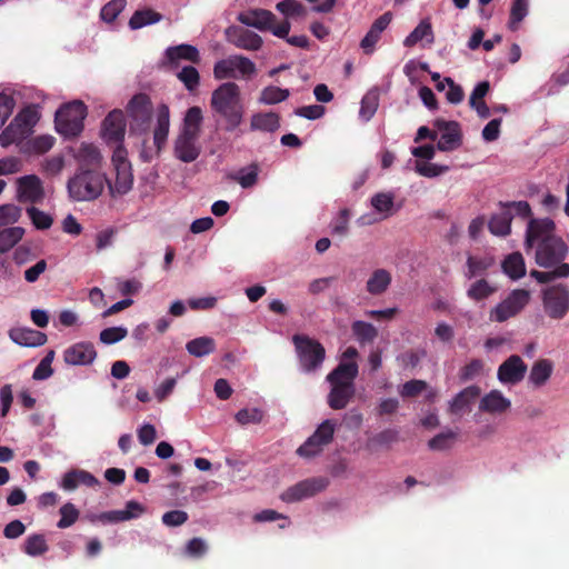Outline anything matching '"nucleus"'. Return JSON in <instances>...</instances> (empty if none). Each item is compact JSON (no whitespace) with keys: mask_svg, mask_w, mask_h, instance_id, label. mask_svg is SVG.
<instances>
[{"mask_svg":"<svg viewBox=\"0 0 569 569\" xmlns=\"http://www.w3.org/2000/svg\"><path fill=\"white\" fill-rule=\"evenodd\" d=\"M26 211L32 224L38 230H47L53 223L52 217L49 213L38 209L37 207L31 206L27 208Z\"/></svg>","mask_w":569,"mask_h":569,"instance_id":"obj_46","label":"nucleus"},{"mask_svg":"<svg viewBox=\"0 0 569 569\" xmlns=\"http://www.w3.org/2000/svg\"><path fill=\"white\" fill-rule=\"evenodd\" d=\"M262 411L252 408V409H241L236 415V420L240 425H248V423H259L262 420Z\"/></svg>","mask_w":569,"mask_h":569,"instance_id":"obj_61","label":"nucleus"},{"mask_svg":"<svg viewBox=\"0 0 569 569\" xmlns=\"http://www.w3.org/2000/svg\"><path fill=\"white\" fill-rule=\"evenodd\" d=\"M186 349L191 356L200 358L212 353L216 342L210 337H199L187 342Z\"/></svg>","mask_w":569,"mask_h":569,"instance_id":"obj_35","label":"nucleus"},{"mask_svg":"<svg viewBox=\"0 0 569 569\" xmlns=\"http://www.w3.org/2000/svg\"><path fill=\"white\" fill-rule=\"evenodd\" d=\"M292 343L299 366L303 372H316L322 366L326 358V349L318 340L307 335L296 333L292 336Z\"/></svg>","mask_w":569,"mask_h":569,"instance_id":"obj_4","label":"nucleus"},{"mask_svg":"<svg viewBox=\"0 0 569 569\" xmlns=\"http://www.w3.org/2000/svg\"><path fill=\"white\" fill-rule=\"evenodd\" d=\"M14 106L16 101L10 94L0 93V128L12 114Z\"/></svg>","mask_w":569,"mask_h":569,"instance_id":"obj_63","label":"nucleus"},{"mask_svg":"<svg viewBox=\"0 0 569 569\" xmlns=\"http://www.w3.org/2000/svg\"><path fill=\"white\" fill-rule=\"evenodd\" d=\"M527 369L521 357L512 355L499 366L497 377L501 383L513 386L523 380Z\"/></svg>","mask_w":569,"mask_h":569,"instance_id":"obj_14","label":"nucleus"},{"mask_svg":"<svg viewBox=\"0 0 569 569\" xmlns=\"http://www.w3.org/2000/svg\"><path fill=\"white\" fill-rule=\"evenodd\" d=\"M189 519V516L183 510H171L167 511L162 515V523L167 527H179L186 523Z\"/></svg>","mask_w":569,"mask_h":569,"instance_id":"obj_60","label":"nucleus"},{"mask_svg":"<svg viewBox=\"0 0 569 569\" xmlns=\"http://www.w3.org/2000/svg\"><path fill=\"white\" fill-rule=\"evenodd\" d=\"M29 133L21 128L19 123L14 120L10 122V124L0 133V144L2 147H8L12 143H18L26 139Z\"/></svg>","mask_w":569,"mask_h":569,"instance_id":"obj_40","label":"nucleus"},{"mask_svg":"<svg viewBox=\"0 0 569 569\" xmlns=\"http://www.w3.org/2000/svg\"><path fill=\"white\" fill-rule=\"evenodd\" d=\"M428 385L426 381L413 379L402 385L400 395L403 398H413L425 391Z\"/></svg>","mask_w":569,"mask_h":569,"instance_id":"obj_59","label":"nucleus"},{"mask_svg":"<svg viewBox=\"0 0 569 569\" xmlns=\"http://www.w3.org/2000/svg\"><path fill=\"white\" fill-rule=\"evenodd\" d=\"M497 291V288L491 286L486 279L475 281L467 290V296L471 300L480 301L489 298Z\"/></svg>","mask_w":569,"mask_h":569,"instance_id":"obj_43","label":"nucleus"},{"mask_svg":"<svg viewBox=\"0 0 569 569\" xmlns=\"http://www.w3.org/2000/svg\"><path fill=\"white\" fill-rule=\"evenodd\" d=\"M336 423L331 419L322 421L315 432L297 449V453L303 458L318 456L323 447L333 440Z\"/></svg>","mask_w":569,"mask_h":569,"instance_id":"obj_9","label":"nucleus"},{"mask_svg":"<svg viewBox=\"0 0 569 569\" xmlns=\"http://www.w3.org/2000/svg\"><path fill=\"white\" fill-rule=\"evenodd\" d=\"M96 358L97 350L90 341L76 342L63 351V360L70 366H89Z\"/></svg>","mask_w":569,"mask_h":569,"instance_id":"obj_15","label":"nucleus"},{"mask_svg":"<svg viewBox=\"0 0 569 569\" xmlns=\"http://www.w3.org/2000/svg\"><path fill=\"white\" fill-rule=\"evenodd\" d=\"M552 371V362L549 359H540L531 367L529 381L537 388L542 387L550 379Z\"/></svg>","mask_w":569,"mask_h":569,"instance_id":"obj_31","label":"nucleus"},{"mask_svg":"<svg viewBox=\"0 0 569 569\" xmlns=\"http://www.w3.org/2000/svg\"><path fill=\"white\" fill-rule=\"evenodd\" d=\"M280 128V116L277 112H256L250 118V130L274 132Z\"/></svg>","mask_w":569,"mask_h":569,"instance_id":"obj_25","label":"nucleus"},{"mask_svg":"<svg viewBox=\"0 0 569 569\" xmlns=\"http://www.w3.org/2000/svg\"><path fill=\"white\" fill-rule=\"evenodd\" d=\"M483 370V361L480 359H472L459 371V378L461 381L467 382L476 377L480 376Z\"/></svg>","mask_w":569,"mask_h":569,"instance_id":"obj_54","label":"nucleus"},{"mask_svg":"<svg viewBox=\"0 0 569 569\" xmlns=\"http://www.w3.org/2000/svg\"><path fill=\"white\" fill-rule=\"evenodd\" d=\"M492 263L493 260L491 258L469 256L467 259L468 271L466 272V277L468 279H472L481 276L492 266Z\"/></svg>","mask_w":569,"mask_h":569,"instance_id":"obj_45","label":"nucleus"},{"mask_svg":"<svg viewBox=\"0 0 569 569\" xmlns=\"http://www.w3.org/2000/svg\"><path fill=\"white\" fill-rule=\"evenodd\" d=\"M331 390L328 395V406L333 410L345 409L355 396V386L347 383H330Z\"/></svg>","mask_w":569,"mask_h":569,"instance_id":"obj_23","label":"nucleus"},{"mask_svg":"<svg viewBox=\"0 0 569 569\" xmlns=\"http://www.w3.org/2000/svg\"><path fill=\"white\" fill-rule=\"evenodd\" d=\"M426 39L429 43L433 42V32L431 23L428 20H422L420 23L406 37L403 46L411 48L419 41Z\"/></svg>","mask_w":569,"mask_h":569,"instance_id":"obj_34","label":"nucleus"},{"mask_svg":"<svg viewBox=\"0 0 569 569\" xmlns=\"http://www.w3.org/2000/svg\"><path fill=\"white\" fill-rule=\"evenodd\" d=\"M391 273L386 269H376L366 283L367 291L372 296H379L387 291L391 283Z\"/></svg>","mask_w":569,"mask_h":569,"instance_id":"obj_30","label":"nucleus"},{"mask_svg":"<svg viewBox=\"0 0 569 569\" xmlns=\"http://www.w3.org/2000/svg\"><path fill=\"white\" fill-rule=\"evenodd\" d=\"M232 59L236 71H239L241 77H251L257 72L256 64L249 58L236 54Z\"/></svg>","mask_w":569,"mask_h":569,"instance_id":"obj_58","label":"nucleus"},{"mask_svg":"<svg viewBox=\"0 0 569 569\" xmlns=\"http://www.w3.org/2000/svg\"><path fill=\"white\" fill-rule=\"evenodd\" d=\"M59 512L61 518L58 521L57 527L60 529L71 527L79 518V510L71 502L64 503L60 508Z\"/></svg>","mask_w":569,"mask_h":569,"instance_id":"obj_49","label":"nucleus"},{"mask_svg":"<svg viewBox=\"0 0 569 569\" xmlns=\"http://www.w3.org/2000/svg\"><path fill=\"white\" fill-rule=\"evenodd\" d=\"M528 13V0H515L510 10L509 28L515 31Z\"/></svg>","mask_w":569,"mask_h":569,"instance_id":"obj_47","label":"nucleus"},{"mask_svg":"<svg viewBox=\"0 0 569 569\" xmlns=\"http://www.w3.org/2000/svg\"><path fill=\"white\" fill-rule=\"evenodd\" d=\"M210 108L213 114L224 121L226 131L236 130L242 123L244 116L239 86L236 82L221 83L211 93Z\"/></svg>","mask_w":569,"mask_h":569,"instance_id":"obj_2","label":"nucleus"},{"mask_svg":"<svg viewBox=\"0 0 569 569\" xmlns=\"http://www.w3.org/2000/svg\"><path fill=\"white\" fill-rule=\"evenodd\" d=\"M526 250L535 251L536 263L545 269L566 263L569 246L557 233V226L551 218H531L526 228Z\"/></svg>","mask_w":569,"mask_h":569,"instance_id":"obj_1","label":"nucleus"},{"mask_svg":"<svg viewBox=\"0 0 569 569\" xmlns=\"http://www.w3.org/2000/svg\"><path fill=\"white\" fill-rule=\"evenodd\" d=\"M170 128V110L167 104H160L157 110V126L153 131V141L158 150L167 141Z\"/></svg>","mask_w":569,"mask_h":569,"instance_id":"obj_27","label":"nucleus"},{"mask_svg":"<svg viewBox=\"0 0 569 569\" xmlns=\"http://www.w3.org/2000/svg\"><path fill=\"white\" fill-rule=\"evenodd\" d=\"M378 94L373 92L367 93L361 100L360 116L365 120L371 119L378 109Z\"/></svg>","mask_w":569,"mask_h":569,"instance_id":"obj_55","label":"nucleus"},{"mask_svg":"<svg viewBox=\"0 0 569 569\" xmlns=\"http://www.w3.org/2000/svg\"><path fill=\"white\" fill-rule=\"evenodd\" d=\"M198 139V136L180 132L174 140L173 152L176 158L186 163L197 160L201 152Z\"/></svg>","mask_w":569,"mask_h":569,"instance_id":"obj_17","label":"nucleus"},{"mask_svg":"<svg viewBox=\"0 0 569 569\" xmlns=\"http://www.w3.org/2000/svg\"><path fill=\"white\" fill-rule=\"evenodd\" d=\"M87 116V107L80 100H74L61 106L54 117L57 131L67 137H77L83 130V120Z\"/></svg>","mask_w":569,"mask_h":569,"instance_id":"obj_5","label":"nucleus"},{"mask_svg":"<svg viewBox=\"0 0 569 569\" xmlns=\"http://www.w3.org/2000/svg\"><path fill=\"white\" fill-rule=\"evenodd\" d=\"M371 206L381 213H390L393 208V196L379 192L371 198Z\"/></svg>","mask_w":569,"mask_h":569,"instance_id":"obj_56","label":"nucleus"},{"mask_svg":"<svg viewBox=\"0 0 569 569\" xmlns=\"http://www.w3.org/2000/svg\"><path fill=\"white\" fill-rule=\"evenodd\" d=\"M13 120L21 126L28 133L38 121L37 112L31 108L22 109Z\"/></svg>","mask_w":569,"mask_h":569,"instance_id":"obj_57","label":"nucleus"},{"mask_svg":"<svg viewBox=\"0 0 569 569\" xmlns=\"http://www.w3.org/2000/svg\"><path fill=\"white\" fill-rule=\"evenodd\" d=\"M18 183V198L20 202L38 203L44 197L40 178L36 174L20 177Z\"/></svg>","mask_w":569,"mask_h":569,"instance_id":"obj_16","label":"nucleus"},{"mask_svg":"<svg viewBox=\"0 0 569 569\" xmlns=\"http://www.w3.org/2000/svg\"><path fill=\"white\" fill-rule=\"evenodd\" d=\"M77 170H101L102 156L99 149L91 143H82L74 156Z\"/></svg>","mask_w":569,"mask_h":569,"instance_id":"obj_18","label":"nucleus"},{"mask_svg":"<svg viewBox=\"0 0 569 569\" xmlns=\"http://www.w3.org/2000/svg\"><path fill=\"white\" fill-rule=\"evenodd\" d=\"M142 506L133 500H130L126 505L124 510H112L100 513L97 518L101 522H121L136 518L138 513L142 512Z\"/></svg>","mask_w":569,"mask_h":569,"instance_id":"obj_26","label":"nucleus"},{"mask_svg":"<svg viewBox=\"0 0 569 569\" xmlns=\"http://www.w3.org/2000/svg\"><path fill=\"white\" fill-rule=\"evenodd\" d=\"M24 229L22 227H10L0 230V254L9 251L23 237Z\"/></svg>","mask_w":569,"mask_h":569,"instance_id":"obj_39","label":"nucleus"},{"mask_svg":"<svg viewBox=\"0 0 569 569\" xmlns=\"http://www.w3.org/2000/svg\"><path fill=\"white\" fill-rule=\"evenodd\" d=\"M214 78L218 80L237 78L236 68L233 66L232 56L227 59H222L214 64L213 68Z\"/></svg>","mask_w":569,"mask_h":569,"instance_id":"obj_50","label":"nucleus"},{"mask_svg":"<svg viewBox=\"0 0 569 569\" xmlns=\"http://www.w3.org/2000/svg\"><path fill=\"white\" fill-rule=\"evenodd\" d=\"M10 339L22 347L43 346L48 338L47 335L31 328H12L9 331Z\"/></svg>","mask_w":569,"mask_h":569,"instance_id":"obj_21","label":"nucleus"},{"mask_svg":"<svg viewBox=\"0 0 569 569\" xmlns=\"http://www.w3.org/2000/svg\"><path fill=\"white\" fill-rule=\"evenodd\" d=\"M108 182L101 170H77L68 180L69 196L74 201H92L99 198Z\"/></svg>","mask_w":569,"mask_h":569,"instance_id":"obj_3","label":"nucleus"},{"mask_svg":"<svg viewBox=\"0 0 569 569\" xmlns=\"http://www.w3.org/2000/svg\"><path fill=\"white\" fill-rule=\"evenodd\" d=\"M542 306L550 319H563L569 312V288L561 283L547 287L542 291Z\"/></svg>","mask_w":569,"mask_h":569,"instance_id":"obj_8","label":"nucleus"},{"mask_svg":"<svg viewBox=\"0 0 569 569\" xmlns=\"http://www.w3.org/2000/svg\"><path fill=\"white\" fill-rule=\"evenodd\" d=\"M353 336L360 343L372 342L378 337L377 328L361 320H357L351 325Z\"/></svg>","mask_w":569,"mask_h":569,"instance_id":"obj_42","label":"nucleus"},{"mask_svg":"<svg viewBox=\"0 0 569 569\" xmlns=\"http://www.w3.org/2000/svg\"><path fill=\"white\" fill-rule=\"evenodd\" d=\"M290 92L288 89H281L276 86H268L262 89L259 102L263 104H276L288 99Z\"/></svg>","mask_w":569,"mask_h":569,"instance_id":"obj_44","label":"nucleus"},{"mask_svg":"<svg viewBox=\"0 0 569 569\" xmlns=\"http://www.w3.org/2000/svg\"><path fill=\"white\" fill-rule=\"evenodd\" d=\"M512 212L505 207H501V211L491 216L488 228L489 231L499 237H506L511 232Z\"/></svg>","mask_w":569,"mask_h":569,"instance_id":"obj_29","label":"nucleus"},{"mask_svg":"<svg viewBox=\"0 0 569 569\" xmlns=\"http://www.w3.org/2000/svg\"><path fill=\"white\" fill-rule=\"evenodd\" d=\"M503 272L511 279L517 280L526 274V264L520 252L508 254L501 263Z\"/></svg>","mask_w":569,"mask_h":569,"instance_id":"obj_32","label":"nucleus"},{"mask_svg":"<svg viewBox=\"0 0 569 569\" xmlns=\"http://www.w3.org/2000/svg\"><path fill=\"white\" fill-rule=\"evenodd\" d=\"M357 375L358 366L356 362H341L327 376V380L335 385L347 383L348 386H355L353 381Z\"/></svg>","mask_w":569,"mask_h":569,"instance_id":"obj_28","label":"nucleus"},{"mask_svg":"<svg viewBox=\"0 0 569 569\" xmlns=\"http://www.w3.org/2000/svg\"><path fill=\"white\" fill-rule=\"evenodd\" d=\"M127 111L131 118V129L146 132L152 113V102L148 94L137 93L128 103Z\"/></svg>","mask_w":569,"mask_h":569,"instance_id":"obj_11","label":"nucleus"},{"mask_svg":"<svg viewBox=\"0 0 569 569\" xmlns=\"http://www.w3.org/2000/svg\"><path fill=\"white\" fill-rule=\"evenodd\" d=\"M328 485L329 480L326 477L308 478L289 487L281 493L280 498L287 503L301 501L323 491Z\"/></svg>","mask_w":569,"mask_h":569,"instance_id":"obj_10","label":"nucleus"},{"mask_svg":"<svg viewBox=\"0 0 569 569\" xmlns=\"http://www.w3.org/2000/svg\"><path fill=\"white\" fill-rule=\"evenodd\" d=\"M126 118L123 111L114 109L103 119L101 136L107 144L120 143L124 140Z\"/></svg>","mask_w":569,"mask_h":569,"instance_id":"obj_13","label":"nucleus"},{"mask_svg":"<svg viewBox=\"0 0 569 569\" xmlns=\"http://www.w3.org/2000/svg\"><path fill=\"white\" fill-rule=\"evenodd\" d=\"M188 91H194L200 82L198 70L192 66L183 67L177 74Z\"/></svg>","mask_w":569,"mask_h":569,"instance_id":"obj_48","label":"nucleus"},{"mask_svg":"<svg viewBox=\"0 0 569 569\" xmlns=\"http://www.w3.org/2000/svg\"><path fill=\"white\" fill-rule=\"evenodd\" d=\"M64 167V158L61 154L47 158L43 162V170L49 176L59 174Z\"/></svg>","mask_w":569,"mask_h":569,"instance_id":"obj_64","label":"nucleus"},{"mask_svg":"<svg viewBox=\"0 0 569 569\" xmlns=\"http://www.w3.org/2000/svg\"><path fill=\"white\" fill-rule=\"evenodd\" d=\"M164 56L171 68H177L181 60L191 63H199L201 60L199 50L194 46L187 43L169 47Z\"/></svg>","mask_w":569,"mask_h":569,"instance_id":"obj_19","label":"nucleus"},{"mask_svg":"<svg viewBox=\"0 0 569 569\" xmlns=\"http://www.w3.org/2000/svg\"><path fill=\"white\" fill-rule=\"evenodd\" d=\"M276 9L286 17L287 21L305 19L308 13L306 7L297 0H282L276 4Z\"/></svg>","mask_w":569,"mask_h":569,"instance_id":"obj_37","label":"nucleus"},{"mask_svg":"<svg viewBox=\"0 0 569 569\" xmlns=\"http://www.w3.org/2000/svg\"><path fill=\"white\" fill-rule=\"evenodd\" d=\"M116 170V181L112 184L111 182H107L110 193L114 197L116 194L122 196L128 193L133 184V174L131 170V163H124L120 166V168H114Z\"/></svg>","mask_w":569,"mask_h":569,"instance_id":"obj_24","label":"nucleus"},{"mask_svg":"<svg viewBox=\"0 0 569 569\" xmlns=\"http://www.w3.org/2000/svg\"><path fill=\"white\" fill-rule=\"evenodd\" d=\"M530 277L536 279L539 283H548L555 279L568 278L569 263H561L558 267H553L551 271L531 270Z\"/></svg>","mask_w":569,"mask_h":569,"instance_id":"obj_41","label":"nucleus"},{"mask_svg":"<svg viewBox=\"0 0 569 569\" xmlns=\"http://www.w3.org/2000/svg\"><path fill=\"white\" fill-rule=\"evenodd\" d=\"M238 21L262 32L269 31L278 38L287 37L291 29L290 21L282 20L277 23V17L266 9H251L241 12L238 16Z\"/></svg>","mask_w":569,"mask_h":569,"instance_id":"obj_6","label":"nucleus"},{"mask_svg":"<svg viewBox=\"0 0 569 569\" xmlns=\"http://www.w3.org/2000/svg\"><path fill=\"white\" fill-rule=\"evenodd\" d=\"M202 121L203 114L201 108L198 106L191 107L184 114L180 132L200 137Z\"/></svg>","mask_w":569,"mask_h":569,"instance_id":"obj_33","label":"nucleus"},{"mask_svg":"<svg viewBox=\"0 0 569 569\" xmlns=\"http://www.w3.org/2000/svg\"><path fill=\"white\" fill-rule=\"evenodd\" d=\"M511 407V401L506 398L500 390H491L485 395L479 403L480 411L490 415H501L508 411Z\"/></svg>","mask_w":569,"mask_h":569,"instance_id":"obj_22","label":"nucleus"},{"mask_svg":"<svg viewBox=\"0 0 569 569\" xmlns=\"http://www.w3.org/2000/svg\"><path fill=\"white\" fill-rule=\"evenodd\" d=\"M128 336V330L124 327H110L103 329L100 335L99 339L104 345H113L122 339H124Z\"/></svg>","mask_w":569,"mask_h":569,"instance_id":"obj_53","label":"nucleus"},{"mask_svg":"<svg viewBox=\"0 0 569 569\" xmlns=\"http://www.w3.org/2000/svg\"><path fill=\"white\" fill-rule=\"evenodd\" d=\"M228 39L237 48L257 51L262 47V38L256 32L248 29H234L233 31L228 30Z\"/></svg>","mask_w":569,"mask_h":569,"instance_id":"obj_20","label":"nucleus"},{"mask_svg":"<svg viewBox=\"0 0 569 569\" xmlns=\"http://www.w3.org/2000/svg\"><path fill=\"white\" fill-rule=\"evenodd\" d=\"M529 301L530 292L528 290L515 289L490 310L489 319L501 323L515 318L528 306Z\"/></svg>","mask_w":569,"mask_h":569,"instance_id":"obj_7","label":"nucleus"},{"mask_svg":"<svg viewBox=\"0 0 569 569\" xmlns=\"http://www.w3.org/2000/svg\"><path fill=\"white\" fill-rule=\"evenodd\" d=\"M416 170L420 176L433 178L446 172L448 170V167H441L430 162H417Z\"/></svg>","mask_w":569,"mask_h":569,"instance_id":"obj_62","label":"nucleus"},{"mask_svg":"<svg viewBox=\"0 0 569 569\" xmlns=\"http://www.w3.org/2000/svg\"><path fill=\"white\" fill-rule=\"evenodd\" d=\"M22 550L30 557H39L49 550L44 535L32 533L24 540Z\"/></svg>","mask_w":569,"mask_h":569,"instance_id":"obj_36","label":"nucleus"},{"mask_svg":"<svg viewBox=\"0 0 569 569\" xmlns=\"http://www.w3.org/2000/svg\"><path fill=\"white\" fill-rule=\"evenodd\" d=\"M161 19H162V16L152 9L138 10L130 18L129 27L132 30H137L144 26L157 23Z\"/></svg>","mask_w":569,"mask_h":569,"instance_id":"obj_38","label":"nucleus"},{"mask_svg":"<svg viewBox=\"0 0 569 569\" xmlns=\"http://www.w3.org/2000/svg\"><path fill=\"white\" fill-rule=\"evenodd\" d=\"M457 433L452 430L440 432L431 438L428 442V447L431 450H446L451 447L452 441L456 439Z\"/></svg>","mask_w":569,"mask_h":569,"instance_id":"obj_52","label":"nucleus"},{"mask_svg":"<svg viewBox=\"0 0 569 569\" xmlns=\"http://www.w3.org/2000/svg\"><path fill=\"white\" fill-rule=\"evenodd\" d=\"M433 126L441 133L437 143L438 150L452 151L461 146L462 133L457 121L436 119Z\"/></svg>","mask_w":569,"mask_h":569,"instance_id":"obj_12","label":"nucleus"},{"mask_svg":"<svg viewBox=\"0 0 569 569\" xmlns=\"http://www.w3.org/2000/svg\"><path fill=\"white\" fill-rule=\"evenodd\" d=\"M126 7V0H111L100 11V17L106 22H113Z\"/></svg>","mask_w":569,"mask_h":569,"instance_id":"obj_51","label":"nucleus"}]
</instances>
